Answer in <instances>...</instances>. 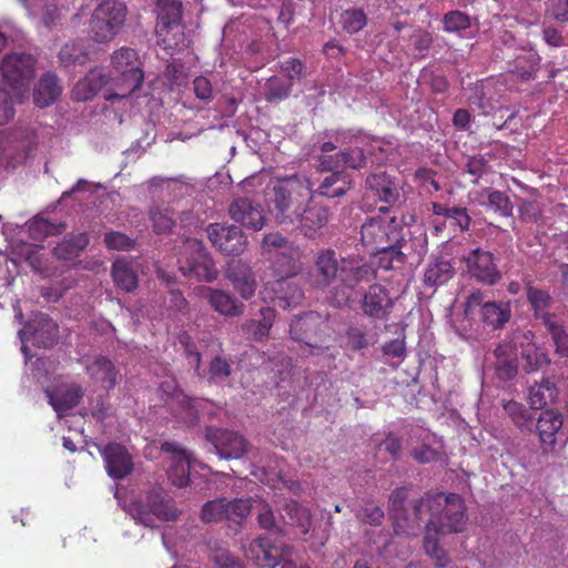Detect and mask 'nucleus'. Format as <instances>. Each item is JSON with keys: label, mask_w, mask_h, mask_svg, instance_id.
<instances>
[{"label": "nucleus", "mask_w": 568, "mask_h": 568, "mask_svg": "<svg viewBox=\"0 0 568 568\" xmlns=\"http://www.w3.org/2000/svg\"><path fill=\"white\" fill-rule=\"evenodd\" d=\"M432 212L435 216H443L449 221L450 225L460 232L470 229L471 217L465 206H448L438 202L430 203Z\"/></svg>", "instance_id": "36"}, {"label": "nucleus", "mask_w": 568, "mask_h": 568, "mask_svg": "<svg viewBox=\"0 0 568 568\" xmlns=\"http://www.w3.org/2000/svg\"><path fill=\"white\" fill-rule=\"evenodd\" d=\"M292 93V83L278 77H271L264 84V99L270 103L286 100Z\"/></svg>", "instance_id": "49"}, {"label": "nucleus", "mask_w": 568, "mask_h": 568, "mask_svg": "<svg viewBox=\"0 0 568 568\" xmlns=\"http://www.w3.org/2000/svg\"><path fill=\"white\" fill-rule=\"evenodd\" d=\"M205 438L214 446L215 452L225 459L241 458L247 449L245 438L233 430L210 426L205 429Z\"/></svg>", "instance_id": "15"}, {"label": "nucleus", "mask_w": 568, "mask_h": 568, "mask_svg": "<svg viewBox=\"0 0 568 568\" xmlns=\"http://www.w3.org/2000/svg\"><path fill=\"white\" fill-rule=\"evenodd\" d=\"M275 257L288 258V262H281L277 265L281 267L282 272L285 275L297 276L302 268V256L303 251L301 247L294 242L290 241L280 250L275 255Z\"/></svg>", "instance_id": "44"}, {"label": "nucleus", "mask_w": 568, "mask_h": 568, "mask_svg": "<svg viewBox=\"0 0 568 568\" xmlns=\"http://www.w3.org/2000/svg\"><path fill=\"white\" fill-rule=\"evenodd\" d=\"M121 507L138 523L153 527L156 520H175L179 510L173 499H119Z\"/></svg>", "instance_id": "7"}, {"label": "nucleus", "mask_w": 568, "mask_h": 568, "mask_svg": "<svg viewBox=\"0 0 568 568\" xmlns=\"http://www.w3.org/2000/svg\"><path fill=\"white\" fill-rule=\"evenodd\" d=\"M229 214L233 221L253 231H260L265 225L262 206L248 197L233 201L230 204Z\"/></svg>", "instance_id": "20"}, {"label": "nucleus", "mask_w": 568, "mask_h": 568, "mask_svg": "<svg viewBox=\"0 0 568 568\" xmlns=\"http://www.w3.org/2000/svg\"><path fill=\"white\" fill-rule=\"evenodd\" d=\"M345 169L361 170L371 161L372 165H382L388 160V151L381 144H372L367 151L358 146H348L339 151Z\"/></svg>", "instance_id": "19"}, {"label": "nucleus", "mask_w": 568, "mask_h": 568, "mask_svg": "<svg viewBox=\"0 0 568 568\" xmlns=\"http://www.w3.org/2000/svg\"><path fill=\"white\" fill-rule=\"evenodd\" d=\"M366 186L378 201L389 206L400 205L405 202V193L400 181L384 171L369 174L366 178Z\"/></svg>", "instance_id": "16"}, {"label": "nucleus", "mask_w": 568, "mask_h": 568, "mask_svg": "<svg viewBox=\"0 0 568 568\" xmlns=\"http://www.w3.org/2000/svg\"><path fill=\"white\" fill-rule=\"evenodd\" d=\"M110 81L118 89L119 98L129 97L142 85L144 71L135 49L122 47L112 53Z\"/></svg>", "instance_id": "3"}, {"label": "nucleus", "mask_w": 568, "mask_h": 568, "mask_svg": "<svg viewBox=\"0 0 568 568\" xmlns=\"http://www.w3.org/2000/svg\"><path fill=\"white\" fill-rule=\"evenodd\" d=\"M85 372L106 390L113 389L118 384L119 372L108 357H94L91 363L85 365Z\"/></svg>", "instance_id": "31"}, {"label": "nucleus", "mask_w": 568, "mask_h": 568, "mask_svg": "<svg viewBox=\"0 0 568 568\" xmlns=\"http://www.w3.org/2000/svg\"><path fill=\"white\" fill-rule=\"evenodd\" d=\"M251 499H207L204 504L201 518L205 523L226 519L241 523L250 513Z\"/></svg>", "instance_id": "9"}, {"label": "nucleus", "mask_w": 568, "mask_h": 568, "mask_svg": "<svg viewBox=\"0 0 568 568\" xmlns=\"http://www.w3.org/2000/svg\"><path fill=\"white\" fill-rule=\"evenodd\" d=\"M61 93L58 77L53 73H45L39 80L34 89L33 102L39 108L52 104Z\"/></svg>", "instance_id": "40"}, {"label": "nucleus", "mask_w": 568, "mask_h": 568, "mask_svg": "<svg viewBox=\"0 0 568 568\" xmlns=\"http://www.w3.org/2000/svg\"><path fill=\"white\" fill-rule=\"evenodd\" d=\"M103 243L109 250L130 251L134 247L135 241L126 234L118 231H110L104 234Z\"/></svg>", "instance_id": "60"}, {"label": "nucleus", "mask_w": 568, "mask_h": 568, "mask_svg": "<svg viewBox=\"0 0 568 568\" xmlns=\"http://www.w3.org/2000/svg\"><path fill=\"white\" fill-rule=\"evenodd\" d=\"M59 60L62 64L67 67L74 64H84L88 61V53L85 48L81 43H65L59 52Z\"/></svg>", "instance_id": "53"}, {"label": "nucleus", "mask_w": 568, "mask_h": 568, "mask_svg": "<svg viewBox=\"0 0 568 568\" xmlns=\"http://www.w3.org/2000/svg\"><path fill=\"white\" fill-rule=\"evenodd\" d=\"M444 505L438 514H434L426 527L435 534L462 532L467 523L466 506L464 499H443Z\"/></svg>", "instance_id": "8"}, {"label": "nucleus", "mask_w": 568, "mask_h": 568, "mask_svg": "<svg viewBox=\"0 0 568 568\" xmlns=\"http://www.w3.org/2000/svg\"><path fill=\"white\" fill-rule=\"evenodd\" d=\"M371 254L377 260V267L388 271L396 267V264L402 265L405 262V254L402 252L400 245H389L385 248H376Z\"/></svg>", "instance_id": "46"}, {"label": "nucleus", "mask_w": 568, "mask_h": 568, "mask_svg": "<svg viewBox=\"0 0 568 568\" xmlns=\"http://www.w3.org/2000/svg\"><path fill=\"white\" fill-rule=\"evenodd\" d=\"M367 21V14L363 9L351 8L342 11L338 23L345 32L355 34L366 27Z\"/></svg>", "instance_id": "48"}, {"label": "nucleus", "mask_w": 568, "mask_h": 568, "mask_svg": "<svg viewBox=\"0 0 568 568\" xmlns=\"http://www.w3.org/2000/svg\"><path fill=\"white\" fill-rule=\"evenodd\" d=\"M377 276L376 268L357 255L342 256L332 247L317 250L308 271L313 288L326 290L336 282L354 291L362 283H369Z\"/></svg>", "instance_id": "1"}, {"label": "nucleus", "mask_w": 568, "mask_h": 568, "mask_svg": "<svg viewBox=\"0 0 568 568\" xmlns=\"http://www.w3.org/2000/svg\"><path fill=\"white\" fill-rule=\"evenodd\" d=\"M327 328L326 320L317 312H307L295 317L290 325V334L294 341L316 349H323L318 342Z\"/></svg>", "instance_id": "11"}, {"label": "nucleus", "mask_w": 568, "mask_h": 568, "mask_svg": "<svg viewBox=\"0 0 568 568\" xmlns=\"http://www.w3.org/2000/svg\"><path fill=\"white\" fill-rule=\"evenodd\" d=\"M357 517L364 523L377 526L382 524L384 511L379 506L375 505L373 499H366Z\"/></svg>", "instance_id": "62"}, {"label": "nucleus", "mask_w": 568, "mask_h": 568, "mask_svg": "<svg viewBox=\"0 0 568 568\" xmlns=\"http://www.w3.org/2000/svg\"><path fill=\"white\" fill-rule=\"evenodd\" d=\"M301 216L296 220L301 232L307 239H315L318 231L329 221V210L327 206L313 203V200L303 206Z\"/></svg>", "instance_id": "23"}, {"label": "nucleus", "mask_w": 568, "mask_h": 568, "mask_svg": "<svg viewBox=\"0 0 568 568\" xmlns=\"http://www.w3.org/2000/svg\"><path fill=\"white\" fill-rule=\"evenodd\" d=\"M438 535L435 534L434 530H430L429 527H426L425 536H424V549L426 554L432 557L436 566L446 567L449 562V557L447 552L439 546Z\"/></svg>", "instance_id": "51"}, {"label": "nucleus", "mask_w": 568, "mask_h": 568, "mask_svg": "<svg viewBox=\"0 0 568 568\" xmlns=\"http://www.w3.org/2000/svg\"><path fill=\"white\" fill-rule=\"evenodd\" d=\"M394 306L390 291L382 284L369 285L361 300L363 314L373 320L387 321Z\"/></svg>", "instance_id": "14"}, {"label": "nucleus", "mask_w": 568, "mask_h": 568, "mask_svg": "<svg viewBox=\"0 0 568 568\" xmlns=\"http://www.w3.org/2000/svg\"><path fill=\"white\" fill-rule=\"evenodd\" d=\"M542 321L552 337L557 353L561 356H568V333L565 331L564 326L556 321L554 314H545Z\"/></svg>", "instance_id": "47"}, {"label": "nucleus", "mask_w": 568, "mask_h": 568, "mask_svg": "<svg viewBox=\"0 0 568 568\" xmlns=\"http://www.w3.org/2000/svg\"><path fill=\"white\" fill-rule=\"evenodd\" d=\"M285 503L281 510L282 520L290 526L300 528L301 534L306 535L312 525L311 513L307 508L301 506L297 499H284Z\"/></svg>", "instance_id": "34"}, {"label": "nucleus", "mask_w": 568, "mask_h": 568, "mask_svg": "<svg viewBox=\"0 0 568 568\" xmlns=\"http://www.w3.org/2000/svg\"><path fill=\"white\" fill-rule=\"evenodd\" d=\"M272 192L271 211L280 224L296 223L303 206L308 204L314 195L310 178L301 174L278 179Z\"/></svg>", "instance_id": "2"}, {"label": "nucleus", "mask_w": 568, "mask_h": 568, "mask_svg": "<svg viewBox=\"0 0 568 568\" xmlns=\"http://www.w3.org/2000/svg\"><path fill=\"white\" fill-rule=\"evenodd\" d=\"M379 213L368 219L361 229L362 244L369 252L404 242L403 226L395 215H390L389 207H381Z\"/></svg>", "instance_id": "4"}, {"label": "nucleus", "mask_w": 568, "mask_h": 568, "mask_svg": "<svg viewBox=\"0 0 568 568\" xmlns=\"http://www.w3.org/2000/svg\"><path fill=\"white\" fill-rule=\"evenodd\" d=\"M255 565L261 568H275L280 565L278 549L270 545L266 538H256L250 545Z\"/></svg>", "instance_id": "42"}, {"label": "nucleus", "mask_w": 568, "mask_h": 568, "mask_svg": "<svg viewBox=\"0 0 568 568\" xmlns=\"http://www.w3.org/2000/svg\"><path fill=\"white\" fill-rule=\"evenodd\" d=\"M455 273L452 258L442 255L432 256L424 270L423 283L425 286L436 290L447 284Z\"/></svg>", "instance_id": "24"}, {"label": "nucleus", "mask_w": 568, "mask_h": 568, "mask_svg": "<svg viewBox=\"0 0 568 568\" xmlns=\"http://www.w3.org/2000/svg\"><path fill=\"white\" fill-rule=\"evenodd\" d=\"M149 215L156 234L170 233L175 226L173 212L169 207L154 206L150 210Z\"/></svg>", "instance_id": "50"}, {"label": "nucleus", "mask_w": 568, "mask_h": 568, "mask_svg": "<svg viewBox=\"0 0 568 568\" xmlns=\"http://www.w3.org/2000/svg\"><path fill=\"white\" fill-rule=\"evenodd\" d=\"M483 323L491 329H500L510 320L511 310L509 303L488 302L479 313Z\"/></svg>", "instance_id": "41"}, {"label": "nucleus", "mask_w": 568, "mask_h": 568, "mask_svg": "<svg viewBox=\"0 0 568 568\" xmlns=\"http://www.w3.org/2000/svg\"><path fill=\"white\" fill-rule=\"evenodd\" d=\"M530 331L523 333L520 343V355L525 362V369L528 373L536 372L549 363L547 354L532 342Z\"/></svg>", "instance_id": "35"}, {"label": "nucleus", "mask_w": 568, "mask_h": 568, "mask_svg": "<svg viewBox=\"0 0 568 568\" xmlns=\"http://www.w3.org/2000/svg\"><path fill=\"white\" fill-rule=\"evenodd\" d=\"M540 57L532 50H527L516 57L509 72L521 81L535 79L539 70Z\"/></svg>", "instance_id": "43"}, {"label": "nucleus", "mask_w": 568, "mask_h": 568, "mask_svg": "<svg viewBox=\"0 0 568 568\" xmlns=\"http://www.w3.org/2000/svg\"><path fill=\"white\" fill-rule=\"evenodd\" d=\"M464 172L473 178L474 184H477L484 175L490 172V165L483 155H473L467 159Z\"/></svg>", "instance_id": "58"}, {"label": "nucleus", "mask_w": 568, "mask_h": 568, "mask_svg": "<svg viewBox=\"0 0 568 568\" xmlns=\"http://www.w3.org/2000/svg\"><path fill=\"white\" fill-rule=\"evenodd\" d=\"M180 398L181 412L179 418L187 426H195L200 422L199 407L202 402L197 398H190L185 395H181Z\"/></svg>", "instance_id": "56"}, {"label": "nucleus", "mask_w": 568, "mask_h": 568, "mask_svg": "<svg viewBox=\"0 0 568 568\" xmlns=\"http://www.w3.org/2000/svg\"><path fill=\"white\" fill-rule=\"evenodd\" d=\"M109 82H111L110 77H106L102 68H93L75 83L72 98L77 101L92 100Z\"/></svg>", "instance_id": "28"}, {"label": "nucleus", "mask_w": 568, "mask_h": 568, "mask_svg": "<svg viewBox=\"0 0 568 568\" xmlns=\"http://www.w3.org/2000/svg\"><path fill=\"white\" fill-rule=\"evenodd\" d=\"M206 231L212 245L224 255L235 256L246 250L247 240L239 226L213 223Z\"/></svg>", "instance_id": "13"}, {"label": "nucleus", "mask_w": 568, "mask_h": 568, "mask_svg": "<svg viewBox=\"0 0 568 568\" xmlns=\"http://www.w3.org/2000/svg\"><path fill=\"white\" fill-rule=\"evenodd\" d=\"M89 244V236L85 233H79L65 239L62 243L54 247V254L59 258H68L77 255L79 251L85 248Z\"/></svg>", "instance_id": "52"}, {"label": "nucleus", "mask_w": 568, "mask_h": 568, "mask_svg": "<svg viewBox=\"0 0 568 568\" xmlns=\"http://www.w3.org/2000/svg\"><path fill=\"white\" fill-rule=\"evenodd\" d=\"M226 277L232 282L234 288L242 298L250 300L256 291V278L252 267L241 261L233 260L227 264Z\"/></svg>", "instance_id": "22"}, {"label": "nucleus", "mask_w": 568, "mask_h": 568, "mask_svg": "<svg viewBox=\"0 0 568 568\" xmlns=\"http://www.w3.org/2000/svg\"><path fill=\"white\" fill-rule=\"evenodd\" d=\"M111 276L114 285L125 293H131L138 287V275L130 261L116 258L111 266Z\"/></svg>", "instance_id": "38"}, {"label": "nucleus", "mask_w": 568, "mask_h": 568, "mask_svg": "<svg viewBox=\"0 0 568 568\" xmlns=\"http://www.w3.org/2000/svg\"><path fill=\"white\" fill-rule=\"evenodd\" d=\"M34 59L28 53L7 54L0 64L6 83L13 89L26 88L34 77Z\"/></svg>", "instance_id": "12"}, {"label": "nucleus", "mask_w": 568, "mask_h": 568, "mask_svg": "<svg viewBox=\"0 0 568 568\" xmlns=\"http://www.w3.org/2000/svg\"><path fill=\"white\" fill-rule=\"evenodd\" d=\"M206 292L209 304L219 314L226 317H239L244 314V303L239 301L232 293L212 287H207Z\"/></svg>", "instance_id": "29"}, {"label": "nucleus", "mask_w": 568, "mask_h": 568, "mask_svg": "<svg viewBox=\"0 0 568 568\" xmlns=\"http://www.w3.org/2000/svg\"><path fill=\"white\" fill-rule=\"evenodd\" d=\"M519 220L524 223L538 224L542 219V210L537 202L525 201L518 210Z\"/></svg>", "instance_id": "63"}, {"label": "nucleus", "mask_w": 568, "mask_h": 568, "mask_svg": "<svg viewBox=\"0 0 568 568\" xmlns=\"http://www.w3.org/2000/svg\"><path fill=\"white\" fill-rule=\"evenodd\" d=\"M295 277L286 275L268 282V290L273 294L271 298L278 307L286 310L303 301L304 292Z\"/></svg>", "instance_id": "21"}, {"label": "nucleus", "mask_w": 568, "mask_h": 568, "mask_svg": "<svg viewBox=\"0 0 568 568\" xmlns=\"http://www.w3.org/2000/svg\"><path fill=\"white\" fill-rule=\"evenodd\" d=\"M58 325L49 316H42L33 329V343L44 348L51 347L58 339Z\"/></svg>", "instance_id": "45"}, {"label": "nucleus", "mask_w": 568, "mask_h": 568, "mask_svg": "<svg viewBox=\"0 0 568 568\" xmlns=\"http://www.w3.org/2000/svg\"><path fill=\"white\" fill-rule=\"evenodd\" d=\"M288 239L278 232H271L263 236L261 248L264 255L273 256L285 246Z\"/></svg>", "instance_id": "61"}, {"label": "nucleus", "mask_w": 568, "mask_h": 568, "mask_svg": "<svg viewBox=\"0 0 568 568\" xmlns=\"http://www.w3.org/2000/svg\"><path fill=\"white\" fill-rule=\"evenodd\" d=\"M562 424L561 413L555 409H546L539 415L536 424L534 423V429L538 433L541 444L554 445L557 440L556 435Z\"/></svg>", "instance_id": "32"}, {"label": "nucleus", "mask_w": 568, "mask_h": 568, "mask_svg": "<svg viewBox=\"0 0 568 568\" xmlns=\"http://www.w3.org/2000/svg\"><path fill=\"white\" fill-rule=\"evenodd\" d=\"M128 7L121 0H104L93 11L90 29L99 43L110 42L124 27Z\"/></svg>", "instance_id": "5"}, {"label": "nucleus", "mask_w": 568, "mask_h": 568, "mask_svg": "<svg viewBox=\"0 0 568 568\" xmlns=\"http://www.w3.org/2000/svg\"><path fill=\"white\" fill-rule=\"evenodd\" d=\"M154 12L158 32H169L181 23L183 4L181 0H156Z\"/></svg>", "instance_id": "30"}, {"label": "nucleus", "mask_w": 568, "mask_h": 568, "mask_svg": "<svg viewBox=\"0 0 568 568\" xmlns=\"http://www.w3.org/2000/svg\"><path fill=\"white\" fill-rule=\"evenodd\" d=\"M161 450L172 454L168 470L169 481L178 488L186 487L190 483L191 455L174 442H164Z\"/></svg>", "instance_id": "17"}, {"label": "nucleus", "mask_w": 568, "mask_h": 568, "mask_svg": "<svg viewBox=\"0 0 568 568\" xmlns=\"http://www.w3.org/2000/svg\"><path fill=\"white\" fill-rule=\"evenodd\" d=\"M232 374V362L216 355L209 364V381L213 383L224 382Z\"/></svg>", "instance_id": "57"}, {"label": "nucleus", "mask_w": 568, "mask_h": 568, "mask_svg": "<svg viewBox=\"0 0 568 568\" xmlns=\"http://www.w3.org/2000/svg\"><path fill=\"white\" fill-rule=\"evenodd\" d=\"M487 207L493 210L495 213L499 214L503 217H508L513 215V203L509 196L498 190L488 191L487 194Z\"/></svg>", "instance_id": "54"}, {"label": "nucleus", "mask_w": 568, "mask_h": 568, "mask_svg": "<svg viewBox=\"0 0 568 568\" xmlns=\"http://www.w3.org/2000/svg\"><path fill=\"white\" fill-rule=\"evenodd\" d=\"M559 389L551 377H544L528 388L527 403L531 409H544L557 403Z\"/></svg>", "instance_id": "26"}, {"label": "nucleus", "mask_w": 568, "mask_h": 568, "mask_svg": "<svg viewBox=\"0 0 568 568\" xmlns=\"http://www.w3.org/2000/svg\"><path fill=\"white\" fill-rule=\"evenodd\" d=\"M45 393L50 405L57 413L77 407L84 395L83 388L77 383L64 384Z\"/></svg>", "instance_id": "27"}, {"label": "nucleus", "mask_w": 568, "mask_h": 568, "mask_svg": "<svg viewBox=\"0 0 568 568\" xmlns=\"http://www.w3.org/2000/svg\"><path fill=\"white\" fill-rule=\"evenodd\" d=\"M546 13L555 21L568 22V0H547Z\"/></svg>", "instance_id": "64"}, {"label": "nucleus", "mask_w": 568, "mask_h": 568, "mask_svg": "<svg viewBox=\"0 0 568 568\" xmlns=\"http://www.w3.org/2000/svg\"><path fill=\"white\" fill-rule=\"evenodd\" d=\"M180 271L196 281L213 282L219 272L215 263L203 242L197 239H186L179 257Z\"/></svg>", "instance_id": "6"}, {"label": "nucleus", "mask_w": 568, "mask_h": 568, "mask_svg": "<svg viewBox=\"0 0 568 568\" xmlns=\"http://www.w3.org/2000/svg\"><path fill=\"white\" fill-rule=\"evenodd\" d=\"M65 229V224L63 223H52L48 219L37 217L30 224V232L34 236H52L58 235L63 232Z\"/></svg>", "instance_id": "59"}, {"label": "nucleus", "mask_w": 568, "mask_h": 568, "mask_svg": "<svg viewBox=\"0 0 568 568\" xmlns=\"http://www.w3.org/2000/svg\"><path fill=\"white\" fill-rule=\"evenodd\" d=\"M444 31L448 33H456L465 31L470 28V17L459 10H452L443 17Z\"/></svg>", "instance_id": "55"}, {"label": "nucleus", "mask_w": 568, "mask_h": 568, "mask_svg": "<svg viewBox=\"0 0 568 568\" xmlns=\"http://www.w3.org/2000/svg\"><path fill=\"white\" fill-rule=\"evenodd\" d=\"M352 187V178L346 172H333L326 176L313 192L322 196L335 199L343 196Z\"/></svg>", "instance_id": "39"}, {"label": "nucleus", "mask_w": 568, "mask_h": 568, "mask_svg": "<svg viewBox=\"0 0 568 568\" xmlns=\"http://www.w3.org/2000/svg\"><path fill=\"white\" fill-rule=\"evenodd\" d=\"M106 474L115 480L128 477L134 469L133 458L128 449L118 443H110L101 450Z\"/></svg>", "instance_id": "18"}, {"label": "nucleus", "mask_w": 568, "mask_h": 568, "mask_svg": "<svg viewBox=\"0 0 568 568\" xmlns=\"http://www.w3.org/2000/svg\"><path fill=\"white\" fill-rule=\"evenodd\" d=\"M503 409L510 422L524 434L534 432V416L523 403L509 399L501 402Z\"/></svg>", "instance_id": "37"}, {"label": "nucleus", "mask_w": 568, "mask_h": 568, "mask_svg": "<svg viewBox=\"0 0 568 568\" xmlns=\"http://www.w3.org/2000/svg\"><path fill=\"white\" fill-rule=\"evenodd\" d=\"M463 261L466 264L470 277L477 282L493 286L501 280L495 255L490 251L480 247L471 250Z\"/></svg>", "instance_id": "10"}, {"label": "nucleus", "mask_w": 568, "mask_h": 568, "mask_svg": "<svg viewBox=\"0 0 568 568\" xmlns=\"http://www.w3.org/2000/svg\"><path fill=\"white\" fill-rule=\"evenodd\" d=\"M494 368L498 379L507 382L518 374L516 347L509 343H500L494 349Z\"/></svg>", "instance_id": "25"}, {"label": "nucleus", "mask_w": 568, "mask_h": 568, "mask_svg": "<svg viewBox=\"0 0 568 568\" xmlns=\"http://www.w3.org/2000/svg\"><path fill=\"white\" fill-rule=\"evenodd\" d=\"M276 312L272 307H262L260 310V318L246 321L242 325V331L255 342H262L270 335V331L274 324Z\"/></svg>", "instance_id": "33"}]
</instances>
